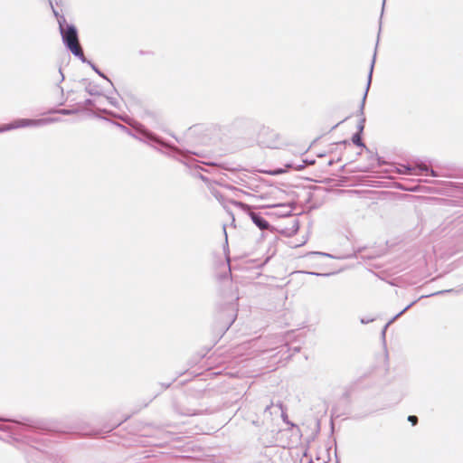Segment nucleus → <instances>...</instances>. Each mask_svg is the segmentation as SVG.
<instances>
[{
	"label": "nucleus",
	"mask_w": 463,
	"mask_h": 463,
	"mask_svg": "<svg viewBox=\"0 0 463 463\" xmlns=\"http://www.w3.org/2000/svg\"><path fill=\"white\" fill-rule=\"evenodd\" d=\"M62 40L67 48L77 57L83 58L84 53L79 43L76 28L73 25H68L66 28L60 23Z\"/></svg>",
	"instance_id": "1"
},
{
	"label": "nucleus",
	"mask_w": 463,
	"mask_h": 463,
	"mask_svg": "<svg viewBox=\"0 0 463 463\" xmlns=\"http://www.w3.org/2000/svg\"><path fill=\"white\" fill-rule=\"evenodd\" d=\"M52 122V119L50 118H42L39 119H29V118H19L14 120L9 124L3 125L0 128V133L4 131H9L15 128H23L28 127H37L41 125H45Z\"/></svg>",
	"instance_id": "2"
},
{
	"label": "nucleus",
	"mask_w": 463,
	"mask_h": 463,
	"mask_svg": "<svg viewBox=\"0 0 463 463\" xmlns=\"http://www.w3.org/2000/svg\"><path fill=\"white\" fill-rule=\"evenodd\" d=\"M260 142L268 148L279 149L285 145V140L274 129H263L260 133Z\"/></svg>",
	"instance_id": "3"
},
{
	"label": "nucleus",
	"mask_w": 463,
	"mask_h": 463,
	"mask_svg": "<svg viewBox=\"0 0 463 463\" xmlns=\"http://www.w3.org/2000/svg\"><path fill=\"white\" fill-rule=\"evenodd\" d=\"M232 203L233 205H235L236 207H239L242 211L247 212L249 213L250 217L251 218L252 222L260 230H268L269 228V223L264 218H262L259 214H257L254 212H252L251 211V207L249 204L244 203L242 202H236V201L232 202Z\"/></svg>",
	"instance_id": "4"
},
{
	"label": "nucleus",
	"mask_w": 463,
	"mask_h": 463,
	"mask_svg": "<svg viewBox=\"0 0 463 463\" xmlns=\"http://www.w3.org/2000/svg\"><path fill=\"white\" fill-rule=\"evenodd\" d=\"M352 141L356 146H364V144L362 143L361 137H360L359 133H357V134L353 136Z\"/></svg>",
	"instance_id": "5"
},
{
	"label": "nucleus",
	"mask_w": 463,
	"mask_h": 463,
	"mask_svg": "<svg viewBox=\"0 0 463 463\" xmlns=\"http://www.w3.org/2000/svg\"><path fill=\"white\" fill-rule=\"evenodd\" d=\"M408 420L412 424V425H416L418 423V418L414 415H410L408 417Z\"/></svg>",
	"instance_id": "6"
}]
</instances>
